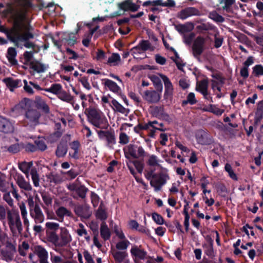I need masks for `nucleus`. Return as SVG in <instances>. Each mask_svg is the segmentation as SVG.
Instances as JSON below:
<instances>
[{"mask_svg":"<svg viewBox=\"0 0 263 263\" xmlns=\"http://www.w3.org/2000/svg\"><path fill=\"white\" fill-rule=\"evenodd\" d=\"M31 7L30 0H15L7 5L8 21L12 24L8 30V38L18 47L20 42H24V46L27 48L34 49L35 47L33 43L29 41L34 37L30 32L32 27L27 17L29 9Z\"/></svg>","mask_w":263,"mask_h":263,"instance_id":"1","label":"nucleus"},{"mask_svg":"<svg viewBox=\"0 0 263 263\" xmlns=\"http://www.w3.org/2000/svg\"><path fill=\"white\" fill-rule=\"evenodd\" d=\"M7 214L8 224L13 236L22 235L23 224L18 212L15 210H8Z\"/></svg>","mask_w":263,"mask_h":263,"instance_id":"2","label":"nucleus"},{"mask_svg":"<svg viewBox=\"0 0 263 263\" xmlns=\"http://www.w3.org/2000/svg\"><path fill=\"white\" fill-rule=\"evenodd\" d=\"M89 121L96 127L104 128L106 126V122L101 112L94 107H89L85 110Z\"/></svg>","mask_w":263,"mask_h":263,"instance_id":"3","label":"nucleus"},{"mask_svg":"<svg viewBox=\"0 0 263 263\" xmlns=\"http://www.w3.org/2000/svg\"><path fill=\"white\" fill-rule=\"evenodd\" d=\"M27 203L29 206L30 215L34 222L36 223H43L45 220V216L39 204L34 201L31 196L27 198Z\"/></svg>","mask_w":263,"mask_h":263,"instance_id":"4","label":"nucleus"},{"mask_svg":"<svg viewBox=\"0 0 263 263\" xmlns=\"http://www.w3.org/2000/svg\"><path fill=\"white\" fill-rule=\"evenodd\" d=\"M67 187L71 192L70 195L74 199H77L79 197L84 199L86 197L88 189L84 185H79L73 182L67 184Z\"/></svg>","mask_w":263,"mask_h":263,"instance_id":"5","label":"nucleus"},{"mask_svg":"<svg viewBox=\"0 0 263 263\" xmlns=\"http://www.w3.org/2000/svg\"><path fill=\"white\" fill-rule=\"evenodd\" d=\"M146 153L142 147L133 144L128 146V152L125 155L126 158L130 159L129 155L135 159L143 158L145 156Z\"/></svg>","mask_w":263,"mask_h":263,"instance_id":"6","label":"nucleus"},{"mask_svg":"<svg viewBox=\"0 0 263 263\" xmlns=\"http://www.w3.org/2000/svg\"><path fill=\"white\" fill-rule=\"evenodd\" d=\"M167 178V176L162 173L156 174L155 176L151 180L150 184L154 187L155 191H160L162 185L166 183Z\"/></svg>","mask_w":263,"mask_h":263,"instance_id":"7","label":"nucleus"},{"mask_svg":"<svg viewBox=\"0 0 263 263\" xmlns=\"http://www.w3.org/2000/svg\"><path fill=\"white\" fill-rule=\"evenodd\" d=\"M72 205L74 212L78 216L84 219H88L91 216V212L87 205L80 204H72Z\"/></svg>","mask_w":263,"mask_h":263,"instance_id":"8","label":"nucleus"},{"mask_svg":"<svg viewBox=\"0 0 263 263\" xmlns=\"http://www.w3.org/2000/svg\"><path fill=\"white\" fill-rule=\"evenodd\" d=\"M25 117L28 124L30 126H34L39 124L41 114L36 109L32 108L27 110L25 113Z\"/></svg>","mask_w":263,"mask_h":263,"instance_id":"9","label":"nucleus"},{"mask_svg":"<svg viewBox=\"0 0 263 263\" xmlns=\"http://www.w3.org/2000/svg\"><path fill=\"white\" fill-rule=\"evenodd\" d=\"M205 39L202 36H198L194 42L192 50L194 57L198 58L203 52Z\"/></svg>","mask_w":263,"mask_h":263,"instance_id":"10","label":"nucleus"},{"mask_svg":"<svg viewBox=\"0 0 263 263\" xmlns=\"http://www.w3.org/2000/svg\"><path fill=\"white\" fill-rule=\"evenodd\" d=\"M71 240V237L68 231L66 228H61V232L58 238V247L66 246Z\"/></svg>","mask_w":263,"mask_h":263,"instance_id":"11","label":"nucleus"},{"mask_svg":"<svg viewBox=\"0 0 263 263\" xmlns=\"http://www.w3.org/2000/svg\"><path fill=\"white\" fill-rule=\"evenodd\" d=\"M15 252V246L11 243H8L7 245V249L2 250L1 253L4 259L7 261H10L13 259V255Z\"/></svg>","mask_w":263,"mask_h":263,"instance_id":"12","label":"nucleus"},{"mask_svg":"<svg viewBox=\"0 0 263 263\" xmlns=\"http://www.w3.org/2000/svg\"><path fill=\"white\" fill-rule=\"evenodd\" d=\"M13 125L9 120L0 117V132L8 134L13 132Z\"/></svg>","mask_w":263,"mask_h":263,"instance_id":"13","label":"nucleus"},{"mask_svg":"<svg viewBox=\"0 0 263 263\" xmlns=\"http://www.w3.org/2000/svg\"><path fill=\"white\" fill-rule=\"evenodd\" d=\"M144 98L149 103H156L160 100V95L155 90H147L144 92Z\"/></svg>","mask_w":263,"mask_h":263,"instance_id":"14","label":"nucleus"},{"mask_svg":"<svg viewBox=\"0 0 263 263\" xmlns=\"http://www.w3.org/2000/svg\"><path fill=\"white\" fill-rule=\"evenodd\" d=\"M199 12L194 8L190 7L181 10L178 14V17L184 20L192 15H198Z\"/></svg>","mask_w":263,"mask_h":263,"instance_id":"15","label":"nucleus"},{"mask_svg":"<svg viewBox=\"0 0 263 263\" xmlns=\"http://www.w3.org/2000/svg\"><path fill=\"white\" fill-rule=\"evenodd\" d=\"M208 81L204 79L198 82L196 86V90L200 91L206 99H208Z\"/></svg>","mask_w":263,"mask_h":263,"instance_id":"16","label":"nucleus"},{"mask_svg":"<svg viewBox=\"0 0 263 263\" xmlns=\"http://www.w3.org/2000/svg\"><path fill=\"white\" fill-rule=\"evenodd\" d=\"M19 208L24 224L26 226V229H28L29 226V221L27 217L28 212L25 203L23 202H21L19 204Z\"/></svg>","mask_w":263,"mask_h":263,"instance_id":"17","label":"nucleus"},{"mask_svg":"<svg viewBox=\"0 0 263 263\" xmlns=\"http://www.w3.org/2000/svg\"><path fill=\"white\" fill-rule=\"evenodd\" d=\"M160 76L161 77L162 79L164 82L165 86L164 97L167 98L169 96H170L172 94L173 90V86L171 81L166 76L161 74H160Z\"/></svg>","mask_w":263,"mask_h":263,"instance_id":"18","label":"nucleus"},{"mask_svg":"<svg viewBox=\"0 0 263 263\" xmlns=\"http://www.w3.org/2000/svg\"><path fill=\"white\" fill-rule=\"evenodd\" d=\"M55 212L57 216L61 219V221L63 220L64 216L73 217L72 212L64 206H60L55 210Z\"/></svg>","mask_w":263,"mask_h":263,"instance_id":"19","label":"nucleus"},{"mask_svg":"<svg viewBox=\"0 0 263 263\" xmlns=\"http://www.w3.org/2000/svg\"><path fill=\"white\" fill-rule=\"evenodd\" d=\"M16 183L18 186L26 191L32 190V186L30 183L24 179L22 176H17Z\"/></svg>","mask_w":263,"mask_h":263,"instance_id":"20","label":"nucleus"},{"mask_svg":"<svg viewBox=\"0 0 263 263\" xmlns=\"http://www.w3.org/2000/svg\"><path fill=\"white\" fill-rule=\"evenodd\" d=\"M120 8L124 11L130 10L132 11H136L138 10V7L133 3L130 0H126L119 5Z\"/></svg>","mask_w":263,"mask_h":263,"instance_id":"21","label":"nucleus"},{"mask_svg":"<svg viewBox=\"0 0 263 263\" xmlns=\"http://www.w3.org/2000/svg\"><path fill=\"white\" fill-rule=\"evenodd\" d=\"M34 103L38 109H42L46 114L49 112V107L45 101L40 97H36Z\"/></svg>","mask_w":263,"mask_h":263,"instance_id":"22","label":"nucleus"},{"mask_svg":"<svg viewBox=\"0 0 263 263\" xmlns=\"http://www.w3.org/2000/svg\"><path fill=\"white\" fill-rule=\"evenodd\" d=\"M130 253L132 255L140 259H143L146 255L145 251L140 249L139 247L136 246H134L132 248Z\"/></svg>","mask_w":263,"mask_h":263,"instance_id":"23","label":"nucleus"},{"mask_svg":"<svg viewBox=\"0 0 263 263\" xmlns=\"http://www.w3.org/2000/svg\"><path fill=\"white\" fill-rule=\"evenodd\" d=\"M3 82L6 84V86L9 88L11 91H13L14 88L18 86L19 83L21 82L20 80H14L12 78H7L3 80Z\"/></svg>","mask_w":263,"mask_h":263,"instance_id":"24","label":"nucleus"},{"mask_svg":"<svg viewBox=\"0 0 263 263\" xmlns=\"http://www.w3.org/2000/svg\"><path fill=\"white\" fill-rule=\"evenodd\" d=\"M16 56V51L13 47H10L8 49L7 58L11 65H16L17 64V61L15 59Z\"/></svg>","mask_w":263,"mask_h":263,"instance_id":"25","label":"nucleus"},{"mask_svg":"<svg viewBox=\"0 0 263 263\" xmlns=\"http://www.w3.org/2000/svg\"><path fill=\"white\" fill-rule=\"evenodd\" d=\"M96 216L97 218L102 220H105L107 217V213L106 212V208L105 205L102 202H101L100 205L96 212Z\"/></svg>","mask_w":263,"mask_h":263,"instance_id":"26","label":"nucleus"},{"mask_svg":"<svg viewBox=\"0 0 263 263\" xmlns=\"http://www.w3.org/2000/svg\"><path fill=\"white\" fill-rule=\"evenodd\" d=\"M100 233L105 240L109 239L110 237V231L105 222H102L101 224Z\"/></svg>","mask_w":263,"mask_h":263,"instance_id":"27","label":"nucleus"},{"mask_svg":"<svg viewBox=\"0 0 263 263\" xmlns=\"http://www.w3.org/2000/svg\"><path fill=\"white\" fill-rule=\"evenodd\" d=\"M34 251L39 258V261L47 259L48 253L47 251L40 246H36L34 248Z\"/></svg>","mask_w":263,"mask_h":263,"instance_id":"28","label":"nucleus"},{"mask_svg":"<svg viewBox=\"0 0 263 263\" xmlns=\"http://www.w3.org/2000/svg\"><path fill=\"white\" fill-rule=\"evenodd\" d=\"M67 152V145L66 143L61 142L58 145L55 154L58 157H64Z\"/></svg>","mask_w":263,"mask_h":263,"instance_id":"29","label":"nucleus"},{"mask_svg":"<svg viewBox=\"0 0 263 263\" xmlns=\"http://www.w3.org/2000/svg\"><path fill=\"white\" fill-rule=\"evenodd\" d=\"M18 106L20 108L25 110L26 111L28 110L33 108V103L31 100L27 98H24L20 102Z\"/></svg>","mask_w":263,"mask_h":263,"instance_id":"30","label":"nucleus"},{"mask_svg":"<svg viewBox=\"0 0 263 263\" xmlns=\"http://www.w3.org/2000/svg\"><path fill=\"white\" fill-rule=\"evenodd\" d=\"M133 49L146 51L149 49L151 50H153L154 48L152 46L151 44L149 43L148 41L142 40L139 44V45L137 46L134 47Z\"/></svg>","mask_w":263,"mask_h":263,"instance_id":"31","label":"nucleus"},{"mask_svg":"<svg viewBox=\"0 0 263 263\" xmlns=\"http://www.w3.org/2000/svg\"><path fill=\"white\" fill-rule=\"evenodd\" d=\"M148 78L153 82L157 90L161 92L162 90L163 87L160 79L157 76L154 74L149 75Z\"/></svg>","mask_w":263,"mask_h":263,"instance_id":"32","label":"nucleus"},{"mask_svg":"<svg viewBox=\"0 0 263 263\" xmlns=\"http://www.w3.org/2000/svg\"><path fill=\"white\" fill-rule=\"evenodd\" d=\"M47 240L58 247L59 236L54 231H46Z\"/></svg>","mask_w":263,"mask_h":263,"instance_id":"33","label":"nucleus"},{"mask_svg":"<svg viewBox=\"0 0 263 263\" xmlns=\"http://www.w3.org/2000/svg\"><path fill=\"white\" fill-rule=\"evenodd\" d=\"M104 85L114 92L118 93L120 90V87L115 82L109 79L105 80Z\"/></svg>","mask_w":263,"mask_h":263,"instance_id":"34","label":"nucleus"},{"mask_svg":"<svg viewBox=\"0 0 263 263\" xmlns=\"http://www.w3.org/2000/svg\"><path fill=\"white\" fill-rule=\"evenodd\" d=\"M32 165V162H23L19 164V168L26 175L27 177H28L29 172Z\"/></svg>","mask_w":263,"mask_h":263,"instance_id":"35","label":"nucleus"},{"mask_svg":"<svg viewBox=\"0 0 263 263\" xmlns=\"http://www.w3.org/2000/svg\"><path fill=\"white\" fill-rule=\"evenodd\" d=\"M112 254L115 261L118 262L123 261L127 255L125 252L119 251H113Z\"/></svg>","mask_w":263,"mask_h":263,"instance_id":"36","label":"nucleus"},{"mask_svg":"<svg viewBox=\"0 0 263 263\" xmlns=\"http://www.w3.org/2000/svg\"><path fill=\"white\" fill-rule=\"evenodd\" d=\"M30 175L31 178L35 186L38 187L40 186V176L36 168H32L30 170Z\"/></svg>","mask_w":263,"mask_h":263,"instance_id":"37","label":"nucleus"},{"mask_svg":"<svg viewBox=\"0 0 263 263\" xmlns=\"http://www.w3.org/2000/svg\"><path fill=\"white\" fill-rule=\"evenodd\" d=\"M48 180L51 183H54L55 184L60 183L62 181V179L57 174H54L50 173L47 175Z\"/></svg>","mask_w":263,"mask_h":263,"instance_id":"38","label":"nucleus"},{"mask_svg":"<svg viewBox=\"0 0 263 263\" xmlns=\"http://www.w3.org/2000/svg\"><path fill=\"white\" fill-rule=\"evenodd\" d=\"M175 27L179 32L184 33L191 31L193 28V26L191 25L190 27L187 25H177Z\"/></svg>","mask_w":263,"mask_h":263,"instance_id":"39","label":"nucleus"},{"mask_svg":"<svg viewBox=\"0 0 263 263\" xmlns=\"http://www.w3.org/2000/svg\"><path fill=\"white\" fill-rule=\"evenodd\" d=\"M46 91L50 92L58 96L62 90V86L60 84H55L52 85L50 88L45 89Z\"/></svg>","mask_w":263,"mask_h":263,"instance_id":"40","label":"nucleus"},{"mask_svg":"<svg viewBox=\"0 0 263 263\" xmlns=\"http://www.w3.org/2000/svg\"><path fill=\"white\" fill-rule=\"evenodd\" d=\"M9 189V183L5 180L3 176L0 175V191L3 192H6Z\"/></svg>","mask_w":263,"mask_h":263,"instance_id":"41","label":"nucleus"},{"mask_svg":"<svg viewBox=\"0 0 263 263\" xmlns=\"http://www.w3.org/2000/svg\"><path fill=\"white\" fill-rule=\"evenodd\" d=\"M175 5L172 0H168V2L163 3L162 0H156L152 1V6H173Z\"/></svg>","mask_w":263,"mask_h":263,"instance_id":"42","label":"nucleus"},{"mask_svg":"<svg viewBox=\"0 0 263 263\" xmlns=\"http://www.w3.org/2000/svg\"><path fill=\"white\" fill-rule=\"evenodd\" d=\"M58 97L61 100L67 102H70L73 99V97L70 95L62 90L59 93Z\"/></svg>","mask_w":263,"mask_h":263,"instance_id":"43","label":"nucleus"},{"mask_svg":"<svg viewBox=\"0 0 263 263\" xmlns=\"http://www.w3.org/2000/svg\"><path fill=\"white\" fill-rule=\"evenodd\" d=\"M129 243H130L128 240H127L125 239H122L121 241L118 242L116 244V248L118 250H125L127 248Z\"/></svg>","mask_w":263,"mask_h":263,"instance_id":"44","label":"nucleus"},{"mask_svg":"<svg viewBox=\"0 0 263 263\" xmlns=\"http://www.w3.org/2000/svg\"><path fill=\"white\" fill-rule=\"evenodd\" d=\"M262 119H263V111L257 107V111L255 113L254 124L256 125L259 124Z\"/></svg>","mask_w":263,"mask_h":263,"instance_id":"45","label":"nucleus"},{"mask_svg":"<svg viewBox=\"0 0 263 263\" xmlns=\"http://www.w3.org/2000/svg\"><path fill=\"white\" fill-rule=\"evenodd\" d=\"M159 162V161L157 157L154 155H152L148 160L147 164L151 166H160Z\"/></svg>","mask_w":263,"mask_h":263,"instance_id":"46","label":"nucleus"},{"mask_svg":"<svg viewBox=\"0 0 263 263\" xmlns=\"http://www.w3.org/2000/svg\"><path fill=\"white\" fill-rule=\"evenodd\" d=\"M46 66L39 62L32 64V68L37 72H42L46 69Z\"/></svg>","mask_w":263,"mask_h":263,"instance_id":"47","label":"nucleus"},{"mask_svg":"<svg viewBox=\"0 0 263 263\" xmlns=\"http://www.w3.org/2000/svg\"><path fill=\"white\" fill-rule=\"evenodd\" d=\"M35 144L37 149L44 151L47 149V146L43 140H36L35 141Z\"/></svg>","mask_w":263,"mask_h":263,"instance_id":"48","label":"nucleus"},{"mask_svg":"<svg viewBox=\"0 0 263 263\" xmlns=\"http://www.w3.org/2000/svg\"><path fill=\"white\" fill-rule=\"evenodd\" d=\"M47 231H54L58 230L59 228V224L58 223L53 222H48L46 223Z\"/></svg>","mask_w":263,"mask_h":263,"instance_id":"49","label":"nucleus"},{"mask_svg":"<svg viewBox=\"0 0 263 263\" xmlns=\"http://www.w3.org/2000/svg\"><path fill=\"white\" fill-rule=\"evenodd\" d=\"M209 17L217 22H222L224 21V18L215 11L211 12L209 14Z\"/></svg>","mask_w":263,"mask_h":263,"instance_id":"50","label":"nucleus"},{"mask_svg":"<svg viewBox=\"0 0 263 263\" xmlns=\"http://www.w3.org/2000/svg\"><path fill=\"white\" fill-rule=\"evenodd\" d=\"M253 74L256 77L263 75V67L260 65H257L253 68Z\"/></svg>","mask_w":263,"mask_h":263,"instance_id":"51","label":"nucleus"},{"mask_svg":"<svg viewBox=\"0 0 263 263\" xmlns=\"http://www.w3.org/2000/svg\"><path fill=\"white\" fill-rule=\"evenodd\" d=\"M196 102V100L195 98V95L193 93H190L187 97L186 100H184L182 102L183 105H185L188 103H190L191 104H194Z\"/></svg>","mask_w":263,"mask_h":263,"instance_id":"52","label":"nucleus"},{"mask_svg":"<svg viewBox=\"0 0 263 263\" xmlns=\"http://www.w3.org/2000/svg\"><path fill=\"white\" fill-rule=\"evenodd\" d=\"M225 170L229 173V176L231 178L237 180V178L236 174L233 172L231 165L229 163H227L225 165Z\"/></svg>","mask_w":263,"mask_h":263,"instance_id":"53","label":"nucleus"},{"mask_svg":"<svg viewBox=\"0 0 263 263\" xmlns=\"http://www.w3.org/2000/svg\"><path fill=\"white\" fill-rule=\"evenodd\" d=\"M3 199L8 204V205L10 206L13 207L14 201L10 196V192H7V193H5L4 195Z\"/></svg>","mask_w":263,"mask_h":263,"instance_id":"54","label":"nucleus"},{"mask_svg":"<svg viewBox=\"0 0 263 263\" xmlns=\"http://www.w3.org/2000/svg\"><path fill=\"white\" fill-rule=\"evenodd\" d=\"M107 141L108 145L109 147H112V145L115 143V137L113 134L109 133V134L105 138Z\"/></svg>","mask_w":263,"mask_h":263,"instance_id":"55","label":"nucleus"},{"mask_svg":"<svg viewBox=\"0 0 263 263\" xmlns=\"http://www.w3.org/2000/svg\"><path fill=\"white\" fill-rule=\"evenodd\" d=\"M79 228L77 230V233L80 236H82L83 235H87V232L86 230L85 229L84 225L82 223L79 224Z\"/></svg>","mask_w":263,"mask_h":263,"instance_id":"56","label":"nucleus"},{"mask_svg":"<svg viewBox=\"0 0 263 263\" xmlns=\"http://www.w3.org/2000/svg\"><path fill=\"white\" fill-rule=\"evenodd\" d=\"M7 149L11 153L15 154L20 151V146L18 144H14L8 147Z\"/></svg>","mask_w":263,"mask_h":263,"instance_id":"57","label":"nucleus"},{"mask_svg":"<svg viewBox=\"0 0 263 263\" xmlns=\"http://www.w3.org/2000/svg\"><path fill=\"white\" fill-rule=\"evenodd\" d=\"M112 104L116 108L117 111L121 113L125 112V108L123 107L121 105H120L116 100H113L112 101Z\"/></svg>","mask_w":263,"mask_h":263,"instance_id":"58","label":"nucleus"},{"mask_svg":"<svg viewBox=\"0 0 263 263\" xmlns=\"http://www.w3.org/2000/svg\"><path fill=\"white\" fill-rule=\"evenodd\" d=\"M235 2V0H221L220 4L224 3V5L222 7L223 9H228Z\"/></svg>","mask_w":263,"mask_h":263,"instance_id":"59","label":"nucleus"},{"mask_svg":"<svg viewBox=\"0 0 263 263\" xmlns=\"http://www.w3.org/2000/svg\"><path fill=\"white\" fill-rule=\"evenodd\" d=\"M152 217L157 223L162 224L163 223V219L160 215L155 213L153 214Z\"/></svg>","mask_w":263,"mask_h":263,"instance_id":"60","label":"nucleus"},{"mask_svg":"<svg viewBox=\"0 0 263 263\" xmlns=\"http://www.w3.org/2000/svg\"><path fill=\"white\" fill-rule=\"evenodd\" d=\"M42 197L44 203L47 206L50 205L52 203V198L51 197L47 194H42Z\"/></svg>","mask_w":263,"mask_h":263,"instance_id":"61","label":"nucleus"},{"mask_svg":"<svg viewBox=\"0 0 263 263\" xmlns=\"http://www.w3.org/2000/svg\"><path fill=\"white\" fill-rule=\"evenodd\" d=\"M133 163L134 166H135L136 168L137 169V171L139 173H141L143 169V164L141 162L137 160H135L133 161Z\"/></svg>","mask_w":263,"mask_h":263,"instance_id":"62","label":"nucleus"},{"mask_svg":"<svg viewBox=\"0 0 263 263\" xmlns=\"http://www.w3.org/2000/svg\"><path fill=\"white\" fill-rule=\"evenodd\" d=\"M120 60V56L117 53H113L111 56L108 58V63H113Z\"/></svg>","mask_w":263,"mask_h":263,"instance_id":"63","label":"nucleus"},{"mask_svg":"<svg viewBox=\"0 0 263 263\" xmlns=\"http://www.w3.org/2000/svg\"><path fill=\"white\" fill-rule=\"evenodd\" d=\"M217 192L219 195L222 196H226V194L227 193V189L226 187L222 184H219L217 185Z\"/></svg>","mask_w":263,"mask_h":263,"instance_id":"64","label":"nucleus"}]
</instances>
